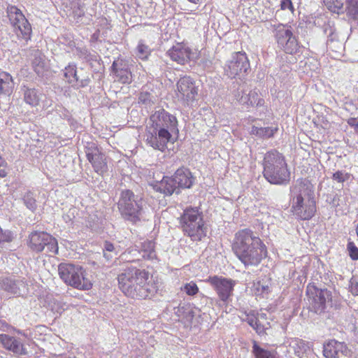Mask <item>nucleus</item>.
<instances>
[{"label":"nucleus","mask_w":358,"mask_h":358,"mask_svg":"<svg viewBox=\"0 0 358 358\" xmlns=\"http://www.w3.org/2000/svg\"><path fill=\"white\" fill-rule=\"evenodd\" d=\"M150 122L151 124L147 128L145 134L146 143L155 150L163 152L167 148L172 135L178 134L177 118L159 108L150 115Z\"/></svg>","instance_id":"obj_1"},{"label":"nucleus","mask_w":358,"mask_h":358,"mask_svg":"<svg viewBox=\"0 0 358 358\" xmlns=\"http://www.w3.org/2000/svg\"><path fill=\"white\" fill-rule=\"evenodd\" d=\"M149 273L136 267H129L118 275L120 290L131 299L142 300L152 297L159 290L158 283L148 281Z\"/></svg>","instance_id":"obj_2"},{"label":"nucleus","mask_w":358,"mask_h":358,"mask_svg":"<svg viewBox=\"0 0 358 358\" xmlns=\"http://www.w3.org/2000/svg\"><path fill=\"white\" fill-rule=\"evenodd\" d=\"M232 250L245 267L258 266L267 256V249L260 238L250 229L238 231Z\"/></svg>","instance_id":"obj_3"},{"label":"nucleus","mask_w":358,"mask_h":358,"mask_svg":"<svg viewBox=\"0 0 358 358\" xmlns=\"http://www.w3.org/2000/svg\"><path fill=\"white\" fill-rule=\"evenodd\" d=\"M263 176L271 185L285 186L290 182L291 173L285 156L275 149L264 154Z\"/></svg>","instance_id":"obj_4"},{"label":"nucleus","mask_w":358,"mask_h":358,"mask_svg":"<svg viewBox=\"0 0 358 358\" xmlns=\"http://www.w3.org/2000/svg\"><path fill=\"white\" fill-rule=\"evenodd\" d=\"M117 206L122 217L133 224L140 222L144 214L145 201L129 189L122 191Z\"/></svg>","instance_id":"obj_5"},{"label":"nucleus","mask_w":358,"mask_h":358,"mask_svg":"<svg viewBox=\"0 0 358 358\" xmlns=\"http://www.w3.org/2000/svg\"><path fill=\"white\" fill-rule=\"evenodd\" d=\"M180 224L185 235L192 241H200L206 236L203 214L196 207L187 208L180 217Z\"/></svg>","instance_id":"obj_6"},{"label":"nucleus","mask_w":358,"mask_h":358,"mask_svg":"<svg viewBox=\"0 0 358 358\" xmlns=\"http://www.w3.org/2000/svg\"><path fill=\"white\" fill-rule=\"evenodd\" d=\"M270 28L280 50L289 55H294L299 52L301 46L298 38L293 34L291 25L271 23Z\"/></svg>","instance_id":"obj_7"},{"label":"nucleus","mask_w":358,"mask_h":358,"mask_svg":"<svg viewBox=\"0 0 358 358\" xmlns=\"http://www.w3.org/2000/svg\"><path fill=\"white\" fill-rule=\"evenodd\" d=\"M60 278L68 285L76 289L89 290L92 284L85 277V271L81 266L71 264H60L58 266Z\"/></svg>","instance_id":"obj_8"},{"label":"nucleus","mask_w":358,"mask_h":358,"mask_svg":"<svg viewBox=\"0 0 358 358\" xmlns=\"http://www.w3.org/2000/svg\"><path fill=\"white\" fill-rule=\"evenodd\" d=\"M310 310L317 315L329 311L332 307L331 292L327 289H321L309 284L306 288Z\"/></svg>","instance_id":"obj_9"},{"label":"nucleus","mask_w":358,"mask_h":358,"mask_svg":"<svg viewBox=\"0 0 358 358\" xmlns=\"http://www.w3.org/2000/svg\"><path fill=\"white\" fill-rule=\"evenodd\" d=\"M157 258L155 243L152 241H145L129 248L120 256V259L124 262H136L142 259H155Z\"/></svg>","instance_id":"obj_10"},{"label":"nucleus","mask_w":358,"mask_h":358,"mask_svg":"<svg viewBox=\"0 0 358 358\" xmlns=\"http://www.w3.org/2000/svg\"><path fill=\"white\" fill-rule=\"evenodd\" d=\"M7 15L13 31L19 38L29 41L32 32L31 26L22 11L15 6L7 7Z\"/></svg>","instance_id":"obj_11"},{"label":"nucleus","mask_w":358,"mask_h":358,"mask_svg":"<svg viewBox=\"0 0 358 358\" xmlns=\"http://www.w3.org/2000/svg\"><path fill=\"white\" fill-rule=\"evenodd\" d=\"M28 245L36 252L43 250L46 253L57 255L58 253V243L55 238L44 231H33L29 236Z\"/></svg>","instance_id":"obj_12"},{"label":"nucleus","mask_w":358,"mask_h":358,"mask_svg":"<svg viewBox=\"0 0 358 358\" xmlns=\"http://www.w3.org/2000/svg\"><path fill=\"white\" fill-rule=\"evenodd\" d=\"M250 69V62L246 54L236 52L231 55L224 67V74L229 78H241L245 76Z\"/></svg>","instance_id":"obj_13"},{"label":"nucleus","mask_w":358,"mask_h":358,"mask_svg":"<svg viewBox=\"0 0 358 358\" xmlns=\"http://www.w3.org/2000/svg\"><path fill=\"white\" fill-rule=\"evenodd\" d=\"M206 282L209 283L215 291L220 305H227L231 301L236 281L222 276L213 275L208 277Z\"/></svg>","instance_id":"obj_14"},{"label":"nucleus","mask_w":358,"mask_h":358,"mask_svg":"<svg viewBox=\"0 0 358 358\" xmlns=\"http://www.w3.org/2000/svg\"><path fill=\"white\" fill-rule=\"evenodd\" d=\"M176 96L185 106H190L196 100L198 86L189 76L181 77L176 84Z\"/></svg>","instance_id":"obj_15"},{"label":"nucleus","mask_w":358,"mask_h":358,"mask_svg":"<svg viewBox=\"0 0 358 358\" xmlns=\"http://www.w3.org/2000/svg\"><path fill=\"white\" fill-rule=\"evenodd\" d=\"M314 200V187L308 178H298L289 187V201Z\"/></svg>","instance_id":"obj_16"},{"label":"nucleus","mask_w":358,"mask_h":358,"mask_svg":"<svg viewBox=\"0 0 358 358\" xmlns=\"http://www.w3.org/2000/svg\"><path fill=\"white\" fill-rule=\"evenodd\" d=\"M85 153L87 160L92 164L96 173L102 175L107 171L106 157L97 147L94 145L86 147Z\"/></svg>","instance_id":"obj_17"},{"label":"nucleus","mask_w":358,"mask_h":358,"mask_svg":"<svg viewBox=\"0 0 358 358\" xmlns=\"http://www.w3.org/2000/svg\"><path fill=\"white\" fill-rule=\"evenodd\" d=\"M291 210L298 219L306 220L310 219L316 211L315 200L291 201Z\"/></svg>","instance_id":"obj_18"},{"label":"nucleus","mask_w":358,"mask_h":358,"mask_svg":"<svg viewBox=\"0 0 358 358\" xmlns=\"http://www.w3.org/2000/svg\"><path fill=\"white\" fill-rule=\"evenodd\" d=\"M323 354L326 358H347L351 352L344 343L331 340L324 345Z\"/></svg>","instance_id":"obj_19"},{"label":"nucleus","mask_w":358,"mask_h":358,"mask_svg":"<svg viewBox=\"0 0 358 358\" xmlns=\"http://www.w3.org/2000/svg\"><path fill=\"white\" fill-rule=\"evenodd\" d=\"M111 70L116 79L123 84H129L132 81V74L128 61L118 59L113 62Z\"/></svg>","instance_id":"obj_20"},{"label":"nucleus","mask_w":358,"mask_h":358,"mask_svg":"<svg viewBox=\"0 0 358 358\" xmlns=\"http://www.w3.org/2000/svg\"><path fill=\"white\" fill-rule=\"evenodd\" d=\"M66 81L76 88L85 87L90 84V79L88 76L80 78L78 75L77 66L74 63H70L63 70Z\"/></svg>","instance_id":"obj_21"},{"label":"nucleus","mask_w":358,"mask_h":358,"mask_svg":"<svg viewBox=\"0 0 358 358\" xmlns=\"http://www.w3.org/2000/svg\"><path fill=\"white\" fill-rule=\"evenodd\" d=\"M191 50L182 43H177L167 51L171 60L180 64H185L190 59Z\"/></svg>","instance_id":"obj_22"},{"label":"nucleus","mask_w":358,"mask_h":358,"mask_svg":"<svg viewBox=\"0 0 358 358\" xmlns=\"http://www.w3.org/2000/svg\"><path fill=\"white\" fill-rule=\"evenodd\" d=\"M175 182L178 186L179 190L180 189L190 188L194 182V178L191 171L187 168L178 169L173 176Z\"/></svg>","instance_id":"obj_23"},{"label":"nucleus","mask_w":358,"mask_h":358,"mask_svg":"<svg viewBox=\"0 0 358 358\" xmlns=\"http://www.w3.org/2000/svg\"><path fill=\"white\" fill-rule=\"evenodd\" d=\"M0 343L3 346L17 355H26L27 350L19 338L8 334H0Z\"/></svg>","instance_id":"obj_24"},{"label":"nucleus","mask_w":358,"mask_h":358,"mask_svg":"<svg viewBox=\"0 0 358 358\" xmlns=\"http://www.w3.org/2000/svg\"><path fill=\"white\" fill-rule=\"evenodd\" d=\"M156 191L159 192L166 196H171L174 192L177 194H180V190L176 185L175 180L172 177H164L159 183L155 187Z\"/></svg>","instance_id":"obj_25"},{"label":"nucleus","mask_w":358,"mask_h":358,"mask_svg":"<svg viewBox=\"0 0 358 358\" xmlns=\"http://www.w3.org/2000/svg\"><path fill=\"white\" fill-rule=\"evenodd\" d=\"M67 7L69 8L67 11V15L70 17H73L77 22L85 15V0H69V3Z\"/></svg>","instance_id":"obj_26"},{"label":"nucleus","mask_w":358,"mask_h":358,"mask_svg":"<svg viewBox=\"0 0 358 358\" xmlns=\"http://www.w3.org/2000/svg\"><path fill=\"white\" fill-rule=\"evenodd\" d=\"M69 47L71 50L73 51V47L75 48L74 55H76L79 59L84 60L86 62H96L98 60L99 55L96 52H90L85 46H76L73 41L69 42Z\"/></svg>","instance_id":"obj_27"},{"label":"nucleus","mask_w":358,"mask_h":358,"mask_svg":"<svg viewBox=\"0 0 358 358\" xmlns=\"http://www.w3.org/2000/svg\"><path fill=\"white\" fill-rule=\"evenodd\" d=\"M14 83L12 76L6 72H0V96L10 95L13 90Z\"/></svg>","instance_id":"obj_28"},{"label":"nucleus","mask_w":358,"mask_h":358,"mask_svg":"<svg viewBox=\"0 0 358 358\" xmlns=\"http://www.w3.org/2000/svg\"><path fill=\"white\" fill-rule=\"evenodd\" d=\"M278 130V127H258L252 126L251 134L261 138H270L273 137Z\"/></svg>","instance_id":"obj_29"},{"label":"nucleus","mask_w":358,"mask_h":358,"mask_svg":"<svg viewBox=\"0 0 358 358\" xmlns=\"http://www.w3.org/2000/svg\"><path fill=\"white\" fill-rule=\"evenodd\" d=\"M175 314L178 317L179 320H184L185 322L191 323L194 313L189 305L179 306L175 308Z\"/></svg>","instance_id":"obj_30"},{"label":"nucleus","mask_w":358,"mask_h":358,"mask_svg":"<svg viewBox=\"0 0 358 358\" xmlns=\"http://www.w3.org/2000/svg\"><path fill=\"white\" fill-rule=\"evenodd\" d=\"M289 346L294 350V354L301 358L310 350L308 343L299 338L292 339Z\"/></svg>","instance_id":"obj_31"},{"label":"nucleus","mask_w":358,"mask_h":358,"mask_svg":"<svg viewBox=\"0 0 358 358\" xmlns=\"http://www.w3.org/2000/svg\"><path fill=\"white\" fill-rule=\"evenodd\" d=\"M42 94L34 88H27L24 92V101L31 106H36L39 104Z\"/></svg>","instance_id":"obj_32"},{"label":"nucleus","mask_w":358,"mask_h":358,"mask_svg":"<svg viewBox=\"0 0 358 358\" xmlns=\"http://www.w3.org/2000/svg\"><path fill=\"white\" fill-rule=\"evenodd\" d=\"M345 6L349 20L358 25V0H345Z\"/></svg>","instance_id":"obj_33"},{"label":"nucleus","mask_w":358,"mask_h":358,"mask_svg":"<svg viewBox=\"0 0 358 358\" xmlns=\"http://www.w3.org/2000/svg\"><path fill=\"white\" fill-rule=\"evenodd\" d=\"M240 101L251 106H261L264 103V100L259 97L256 91H250L245 96H242Z\"/></svg>","instance_id":"obj_34"},{"label":"nucleus","mask_w":358,"mask_h":358,"mask_svg":"<svg viewBox=\"0 0 358 358\" xmlns=\"http://www.w3.org/2000/svg\"><path fill=\"white\" fill-rule=\"evenodd\" d=\"M157 101V96L149 90L148 87H144L138 96V102L146 106H151Z\"/></svg>","instance_id":"obj_35"},{"label":"nucleus","mask_w":358,"mask_h":358,"mask_svg":"<svg viewBox=\"0 0 358 358\" xmlns=\"http://www.w3.org/2000/svg\"><path fill=\"white\" fill-rule=\"evenodd\" d=\"M48 308L54 314L61 315L65 310V304L54 298H48Z\"/></svg>","instance_id":"obj_36"},{"label":"nucleus","mask_w":358,"mask_h":358,"mask_svg":"<svg viewBox=\"0 0 358 358\" xmlns=\"http://www.w3.org/2000/svg\"><path fill=\"white\" fill-rule=\"evenodd\" d=\"M252 352L255 358H275L274 352L262 348L256 343L252 346Z\"/></svg>","instance_id":"obj_37"},{"label":"nucleus","mask_w":358,"mask_h":358,"mask_svg":"<svg viewBox=\"0 0 358 358\" xmlns=\"http://www.w3.org/2000/svg\"><path fill=\"white\" fill-rule=\"evenodd\" d=\"M32 66L34 71L38 74H43L45 68V61L41 56V53L35 54L34 58L32 61Z\"/></svg>","instance_id":"obj_38"},{"label":"nucleus","mask_w":358,"mask_h":358,"mask_svg":"<svg viewBox=\"0 0 358 358\" xmlns=\"http://www.w3.org/2000/svg\"><path fill=\"white\" fill-rule=\"evenodd\" d=\"M331 178L339 183H343L354 179L353 175L343 170H338L333 173Z\"/></svg>","instance_id":"obj_39"},{"label":"nucleus","mask_w":358,"mask_h":358,"mask_svg":"<svg viewBox=\"0 0 358 358\" xmlns=\"http://www.w3.org/2000/svg\"><path fill=\"white\" fill-rule=\"evenodd\" d=\"M103 257L107 261L112 260L117 255V252L114 245L109 242L105 241L103 246Z\"/></svg>","instance_id":"obj_40"},{"label":"nucleus","mask_w":358,"mask_h":358,"mask_svg":"<svg viewBox=\"0 0 358 358\" xmlns=\"http://www.w3.org/2000/svg\"><path fill=\"white\" fill-rule=\"evenodd\" d=\"M24 203L26 207L31 210L35 211L37 208L36 200L34 196V193L31 191L26 192L23 196Z\"/></svg>","instance_id":"obj_41"},{"label":"nucleus","mask_w":358,"mask_h":358,"mask_svg":"<svg viewBox=\"0 0 358 358\" xmlns=\"http://www.w3.org/2000/svg\"><path fill=\"white\" fill-rule=\"evenodd\" d=\"M324 5L327 8L334 12L338 13L340 10H343L344 0H323Z\"/></svg>","instance_id":"obj_42"},{"label":"nucleus","mask_w":358,"mask_h":358,"mask_svg":"<svg viewBox=\"0 0 358 358\" xmlns=\"http://www.w3.org/2000/svg\"><path fill=\"white\" fill-rule=\"evenodd\" d=\"M4 289L12 294L19 293V287L17 282L11 279H6L3 282Z\"/></svg>","instance_id":"obj_43"},{"label":"nucleus","mask_w":358,"mask_h":358,"mask_svg":"<svg viewBox=\"0 0 358 358\" xmlns=\"http://www.w3.org/2000/svg\"><path fill=\"white\" fill-rule=\"evenodd\" d=\"M181 289L183 290L187 295L189 296H194L196 294L199 292V288L196 284L192 281L186 283L184 285L183 288H182Z\"/></svg>","instance_id":"obj_44"},{"label":"nucleus","mask_w":358,"mask_h":358,"mask_svg":"<svg viewBox=\"0 0 358 358\" xmlns=\"http://www.w3.org/2000/svg\"><path fill=\"white\" fill-rule=\"evenodd\" d=\"M137 56L142 59H146L149 55V48L142 43H139L137 46Z\"/></svg>","instance_id":"obj_45"},{"label":"nucleus","mask_w":358,"mask_h":358,"mask_svg":"<svg viewBox=\"0 0 358 358\" xmlns=\"http://www.w3.org/2000/svg\"><path fill=\"white\" fill-rule=\"evenodd\" d=\"M349 255L352 260H358V248L352 242H350L347 246Z\"/></svg>","instance_id":"obj_46"},{"label":"nucleus","mask_w":358,"mask_h":358,"mask_svg":"<svg viewBox=\"0 0 358 358\" xmlns=\"http://www.w3.org/2000/svg\"><path fill=\"white\" fill-rule=\"evenodd\" d=\"M280 7L282 10H289L292 13L294 12V6L291 0H282L280 3Z\"/></svg>","instance_id":"obj_47"},{"label":"nucleus","mask_w":358,"mask_h":358,"mask_svg":"<svg viewBox=\"0 0 358 358\" xmlns=\"http://www.w3.org/2000/svg\"><path fill=\"white\" fill-rule=\"evenodd\" d=\"M7 163L0 155V178H4L6 176L7 173L6 171Z\"/></svg>","instance_id":"obj_48"},{"label":"nucleus","mask_w":358,"mask_h":358,"mask_svg":"<svg viewBox=\"0 0 358 358\" xmlns=\"http://www.w3.org/2000/svg\"><path fill=\"white\" fill-rule=\"evenodd\" d=\"M350 289L352 294L358 295V282L356 280H351Z\"/></svg>","instance_id":"obj_49"},{"label":"nucleus","mask_w":358,"mask_h":358,"mask_svg":"<svg viewBox=\"0 0 358 358\" xmlns=\"http://www.w3.org/2000/svg\"><path fill=\"white\" fill-rule=\"evenodd\" d=\"M247 322L248 324L254 329L255 327L257 325L259 320L255 317H251L248 318Z\"/></svg>","instance_id":"obj_50"},{"label":"nucleus","mask_w":358,"mask_h":358,"mask_svg":"<svg viewBox=\"0 0 358 358\" xmlns=\"http://www.w3.org/2000/svg\"><path fill=\"white\" fill-rule=\"evenodd\" d=\"M254 329L256 331V332L259 334H261L264 332V327L259 322H258L257 325L255 327Z\"/></svg>","instance_id":"obj_51"},{"label":"nucleus","mask_w":358,"mask_h":358,"mask_svg":"<svg viewBox=\"0 0 358 358\" xmlns=\"http://www.w3.org/2000/svg\"><path fill=\"white\" fill-rule=\"evenodd\" d=\"M262 289V294L264 293V292H268V286H264V285H261L260 283H257V285H256V289L259 291V289Z\"/></svg>","instance_id":"obj_52"},{"label":"nucleus","mask_w":358,"mask_h":358,"mask_svg":"<svg viewBox=\"0 0 358 358\" xmlns=\"http://www.w3.org/2000/svg\"><path fill=\"white\" fill-rule=\"evenodd\" d=\"M333 41H334V38H333L332 35L329 36L328 37V40H327V45H328L329 46H330V45H331V43L333 42Z\"/></svg>","instance_id":"obj_53"},{"label":"nucleus","mask_w":358,"mask_h":358,"mask_svg":"<svg viewBox=\"0 0 358 358\" xmlns=\"http://www.w3.org/2000/svg\"><path fill=\"white\" fill-rule=\"evenodd\" d=\"M94 40H96L97 39V36L96 35V34H94L92 35V37Z\"/></svg>","instance_id":"obj_54"},{"label":"nucleus","mask_w":358,"mask_h":358,"mask_svg":"<svg viewBox=\"0 0 358 358\" xmlns=\"http://www.w3.org/2000/svg\"><path fill=\"white\" fill-rule=\"evenodd\" d=\"M351 121H353V122H354V121H355V120H354V119L350 120L348 122V124H352Z\"/></svg>","instance_id":"obj_55"},{"label":"nucleus","mask_w":358,"mask_h":358,"mask_svg":"<svg viewBox=\"0 0 358 358\" xmlns=\"http://www.w3.org/2000/svg\"><path fill=\"white\" fill-rule=\"evenodd\" d=\"M355 126H356L357 127H358V122L355 124Z\"/></svg>","instance_id":"obj_56"},{"label":"nucleus","mask_w":358,"mask_h":358,"mask_svg":"<svg viewBox=\"0 0 358 358\" xmlns=\"http://www.w3.org/2000/svg\"><path fill=\"white\" fill-rule=\"evenodd\" d=\"M347 358H350V357H347Z\"/></svg>","instance_id":"obj_57"}]
</instances>
